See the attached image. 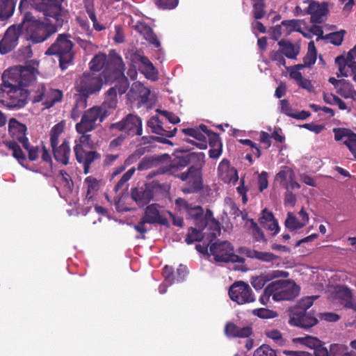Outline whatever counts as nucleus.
Wrapping results in <instances>:
<instances>
[{
    "mask_svg": "<svg viewBox=\"0 0 356 356\" xmlns=\"http://www.w3.org/2000/svg\"><path fill=\"white\" fill-rule=\"evenodd\" d=\"M299 292L300 287L295 283L286 280H277L265 288L259 298V302L263 305H267L270 297L276 302L291 300L298 296Z\"/></svg>",
    "mask_w": 356,
    "mask_h": 356,
    "instance_id": "obj_1",
    "label": "nucleus"
},
{
    "mask_svg": "<svg viewBox=\"0 0 356 356\" xmlns=\"http://www.w3.org/2000/svg\"><path fill=\"white\" fill-rule=\"evenodd\" d=\"M8 132L13 140L4 141L3 143L8 149L12 151V156L24 166V163L26 161V156L17 142L27 145V127L24 124L12 118L8 121Z\"/></svg>",
    "mask_w": 356,
    "mask_h": 356,
    "instance_id": "obj_2",
    "label": "nucleus"
},
{
    "mask_svg": "<svg viewBox=\"0 0 356 356\" xmlns=\"http://www.w3.org/2000/svg\"><path fill=\"white\" fill-rule=\"evenodd\" d=\"M13 82L12 80L2 79L0 84V103L11 109L24 108L28 103L29 91L16 86Z\"/></svg>",
    "mask_w": 356,
    "mask_h": 356,
    "instance_id": "obj_3",
    "label": "nucleus"
},
{
    "mask_svg": "<svg viewBox=\"0 0 356 356\" xmlns=\"http://www.w3.org/2000/svg\"><path fill=\"white\" fill-rule=\"evenodd\" d=\"M69 34H59L55 42L47 49L45 54L55 56L58 58L59 67L62 70H66L73 63L74 51V43Z\"/></svg>",
    "mask_w": 356,
    "mask_h": 356,
    "instance_id": "obj_4",
    "label": "nucleus"
},
{
    "mask_svg": "<svg viewBox=\"0 0 356 356\" xmlns=\"http://www.w3.org/2000/svg\"><path fill=\"white\" fill-rule=\"evenodd\" d=\"M65 0H31V4L38 11L42 13L47 21L54 19L57 26H63L67 22V10L61 3Z\"/></svg>",
    "mask_w": 356,
    "mask_h": 356,
    "instance_id": "obj_5",
    "label": "nucleus"
},
{
    "mask_svg": "<svg viewBox=\"0 0 356 356\" xmlns=\"http://www.w3.org/2000/svg\"><path fill=\"white\" fill-rule=\"evenodd\" d=\"M36 65V62L26 66H16L10 68L3 72L1 79H7V81H13L14 85L17 87L24 88L31 86L35 80L36 75L38 73Z\"/></svg>",
    "mask_w": 356,
    "mask_h": 356,
    "instance_id": "obj_6",
    "label": "nucleus"
},
{
    "mask_svg": "<svg viewBox=\"0 0 356 356\" xmlns=\"http://www.w3.org/2000/svg\"><path fill=\"white\" fill-rule=\"evenodd\" d=\"M65 124L60 122L55 124L50 131V144L52 149V153L55 160L64 165L70 163L71 156V148L67 139H64L62 143L58 145V139L60 136L64 131Z\"/></svg>",
    "mask_w": 356,
    "mask_h": 356,
    "instance_id": "obj_7",
    "label": "nucleus"
},
{
    "mask_svg": "<svg viewBox=\"0 0 356 356\" xmlns=\"http://www.w3.org/2000/svg\"><path fill=\"white\" fill-rule=\"evenodd\" d=\"M81 136L75 140V145L74 146V152L76 160L78 163L83 164L84 174H88L90 168V165L96 160L101 158V154L95 150L86 151L84 146H88L91 142V135L88 132H77Z\"/></svg>",
    "mask_w": 356,
    "mask_h": 356,
    "instance_id": "obj_8",
    "label": "nucleus"
},
{
    "mask_svg": "<svg viewBox=\"0 0 356 356\" xmlns=\"http://www.w3.org/2000/svg\"><path fill=\"white\" fill-rule=\"evenodd\" d=\"M24 29H26L29 39L34 43H40L47 40L51 35L56 33L58 28L57 24L44 22L40 20L23 21Z\"/></svg>",
    "mask_w": 356,
    "mask_h": 356,
    "instance_id": "obj_9",
    "label": "nucleus"
},
{
    "mask_svg": "<svg viewBox=\"0 0 356 356\" xmlns=\"http://www.w3.org/2000/svg\"><path fill=\"white\" fill-rule=\"evenodd\" d=\"M213 257L216 262L244 263L245 259L236 254L232 244L227 241H209V256Z\"/></svg>",
    "mask_w": 356,
    "mask_h": 356,
    "instance_id": "obj_10",
    "label": "nucleus"
},
{
    "mask_svg": "<svg viewBox=\"0 0 356 356\" xmlns=\"http://www.w3.org/2000/svg\"><path fill=\"white\" fill-rule=\"evenodd\" d=\"M106 112L97 105L84 111L80 122L75 125L76 132H90L95 130L107 118Z\"/></svg>",
    "mask_w": 356,
    "mask_h": 356,
    "instance_id": "obj_11",
    "label": "nucleus"
},
{
    "mask_svg": "<svg viewBox=\"0 0 356 356\" xmlns=\"http://www.w3.org/2000/svg\"><path fill=\"white\" fill-rule=\"evenodd\" d=\"M204 163L191 165L186 172L175 175L181 180L186 181L182 191L184 193H194L203 188L202 168Z\"/></svg>",
    "mask_w": 356,
    "mask_h": 356,
    "instance_id": "obj_12",
    "label": "nucleus"
},
{
    "mask_svg": "<svg viewBox=\"0 0 356 356\" xmlns=\"http://www.w3.org/2000/svg\"><path fill=\"white\" fill-rule=\"evenodd\" d=\"M104 81L102 76L90 72H84L77 82L76 92L88 98L90 95L98 93L102 88Z\"/></svg>",
    "mask_w": 356,
    "mask_h": 356,
    "instance_id": "obj_13",
    "label": "nucleus"
},
{
    "mask_svg": "<svg viewBox=\"0 0 356 356\" xmlns=\"http://www.w3.org/2000/svg\"><path fill=\"white\" fill-rule=\"evenodd\" d=\"M109 129L124 131L127 136L131 137L141 136L143 134L142 120L139 116L129 113L120 121L111 124Z\"/></svg>",
    "mask_w": 356,
    "mask_h": 356,
    "instance_id": "obj_14",
    "label": "nucleus"
},
{
    "mask_svg": "<svg viewBox=\"0 0 356 356\" xmlns=\"http://www.w3.org/2000/svg\"><path fill=\"white\" fill-rule=\"evenodd\" d=\"M125 65L122 57L117 54L111 56V61L107 67L104 68L99 75L105 84H112L120 79L124 74Z\"/></svg>",
    "mask_w": 356,
    "mask_h": 356,
    "instance_id": "obj_15",
    "label": "nucleus"
},
{
    "mask_svg": "<svg viewBox=\"0 0 356 356\" xmlns=\"http://www.w3.org/2000/svg\"><path fill=\"white\" fill-rule=\"evenodd\" d=\"M230 299L238 305H244L254 302L256 297L247 283L243 281L234 282L229 289Z\"/></svg>",
    "mask_w": 356,
    "mask_h": 356,
    "instance_id": "obj_16",
    "label": "nucleus"
},
{
    "mask_svg": "<svg viewBox=\"0 0 356 356\" xmlns=\"http://www.w3.org/2000/svg\"><path fill=\"white\" fill-rule=\"evenodd\" d=\"M161 188L166 191L169 186L166 184H160L158 181H152V186L145 185L144 186L134 188L131 190V198L139 207L147 204L154 198V189Z\"/></svg>",
    "mask_w": 356,
    "mask_h": 356,
    "instance_id": "obj_17",
    "label": "nucleus"
},
{
    "mask_svg": "<svg viewBox=\"0 0 356 356\" xmlns=\"http://www.w3.org/2000/svg\"><path fill=\"white\" fill-rule=\"evenodd\" d=\"M24 24H13L9 26L0 40V54L11 52L18 44L19 36L24 31Z\"/></svg>",
    "mask_w": 356,
    "mask_h": 356,
    "instance_id": "obj_18",
    "label": "nucleus"
},
{
    "mask_svg": "<svg viewBox=\"0 0 356 356\" xmlns=\"http://www.w3.org/2000/svg\"><path fill=\"white\" fill-rule=\"evenodd\" d=\"M318 323L317 318L312 311H299L293 309L290 312L289 324L304 330H309Z\"/></svg>",
    "mask_w": 356,
    "mask_h": 356,
    "instance_id": "obj_19",
    "label": "nucleus"
},
{
    "mask_svg": "<svg viewBox=\"0 0 356 356\" xmlns=\"http://www.w3.org/2000/svg\"><path fill=\"white\" fill-rule=\"evenodd\" d=\"M307 15H311L310 21L313 24H321L327 19L329 13L328 3L325 1L319 3L310 1L307 8Z\"/></svg>",
    "mask_w": 356,
    "mask_h": 356,
    "instance_id": "obj_20",
    "label": "nucleus"
},
{
    "mask_svg": "<svg viewBox=\"0 0 356 356\" xmlns=\"http://www.w3.org/2000/svg\"><path fill=\"white\" fill-rule=\"evenodd\" d=\"M332 131L335 140L343 141L356 159V134L350 129L343 127L334 128Z\"/></svg>",
    "mask_w": 356,
    "mask_h": 356,
    "instance_id": "obj_21",
    "label": "nucleus"
},
{
    "mask_svg": "<svg viewBox=\"0 0 356 356\" xmlns=\"http://www.w3.org/2000/svg\"><path fill=\"white\" fill-rule=\"evenodd\" d=\"M131 22L129 23V26L139 34L143 35L144 39L156 48L161 46V43L158 40L156 35L149 25L140 21H138L136 24H133L134 20L132 18L131 19Z\"/></svg>",
    "mask_w": 356,
    "mask_h": 356,
    "instance_id": "obj_22",
    "label": "nucleus"
},
{
    "mask_svg": "<svg viewBox=\"0 0 356 356\" xmlns=\"http://www.w3.org/2000/svg\"><path fill=\"white\" fill-rule=\"evenodd\" d=\"M159 207V204L156 203L147 206L143 218L148 222V224H159L169 227V222L168 219L160 213Z\"/></svg>",
    "mask_w": 356,
    "mask_h": 356,
    "instance_id": "obj_23",
    "label": "nucleus"
},
{
    "mask_svg": "<svg viewBox=\"0 0 356 356\" xmlns=\"http://www.w3.org/2000/svg\"><path fill=\"white\" fill-rule=\"evenodd\" d=\"M287 276V272L273 270L271 273H261L259 275L252 276L250 280V283L254 289L258 291L263 289L267 282H270L275 277H286Z\"/></svg>",
    "mask_w": 356,
    "mask_h": 356,
    "instance_id": "obj_24",
    "label": "nucleus"
},
{
    "mask_svg": "<svg viewBox=\"0 0 356 356\" xmlns=\"http://www.w3.org/2000/svg\"><path fill=\"white\" fill-rule=\"evenodd\" d=\"M205 154L203 152H191L186 156H179L177 158V163L170 164L168 167L175 165L172 173L175 170L183 168L188 164L195 165L200 164V163H205Z\"/></svg>",
    "mask_w": 356,
    "mask_h": 356,
    "instance_id": "obj_25",
    "label": "nucleus"
},
{
    "mask_svg": "<svg viewBox=\"0 0 356 356\" xmlns=\"http://www.w3.org/2000/svg\"><path fill=\"white\" fill-rule=\"evenodd\" d=\"M224 333L230 338H247L252 334V327L250 325L240 327L233 322L228 321L225 324Z\"/></svg>",
    "mask_w": 356,
    "mask_h": 356,
    "instance_id": "obj_26",
    "label": "nucleus"
},
{
    "mask_svg": "<svg viewBox=\"0 0 356 356\" xmlns=\"http://www.w3.org/2000/svg\"><path fill=\"white\" fill-rule=\"evenodd\" d=\"M218 172L222 180L225 183H236L238 179L237 170L230 166L229 160L223 159L218 165Z\"/></svg>",
    "mask_w": 356,
    "mask_h": 356,
    "instance_id": "obj_27",
    "label": "nucleus"
},
{
    "mask_svg": "<svg viewBox=\"0 0 356 356\" xmlns=\"http://www.w3.org/2000/svg\"><path fill=\"white\" fill-rule=\"evenodd\" d=\"M335 296L345 308L352 309L356 312V302L353 300L351 291L348 287L338 286L335 289Z\"/></svg>",
    "mask_w": 356,
    "mask_h": 356,
    "instance_id": "obj_28",
    "label": "nucleus"
},
{
    "mask_svg": "<svg viewBox=\"0 0 356 356\" xmlns=\"http://www.w3.org/2000/svg\"><path fill=\"white\" fill-rule=\"evenodd\" d=\"M147 124L151 129L152 133L165 137H173L177 130V128H174L172 130H168L158 116L152 117L147 121Z\"/></svg>",
    "mask_w": 356,
    "mask_h": 356,
    "instance_id": "obj_29",
    "label": "nucleus"
},
{
    "mask_svg": "<svg viewBox=\"0 0 356 356\" xmlns=\"http://www.w3.org/2000/svg\"><path fill=\"white\" fill-rule=\"evenodd\" d=\"M115 89L109 88L105 93L104 100L101 105L98 107L102 111H105L106 115L108 117L112 112L116 108L118 104V95L115 92Z\"/></svg>",
    "mask_w": 356,
    "mask_h": 356,
    "instance_id": "obj_30",
    "label": "nucleus"
},
{
    "mask_svg": "<svg viewBox=\"0 0 356 356\" xmlns=\"http://www.w3.org/2000/svg\"><path fill=\"white\" fill-rule=\"evenodd\" d=\"M74 98L75 102L70 113V117L74 121H76L81 114L83 115L84 109L87 107L88 98L77 92L74 94Z\"/></svg>",
    "mask_w": 356,
    "mask_h": 356,
    "instance_id": "obj_31",
    "label": "nucleus"
},
{
    "mask_svg": "<svg viewBox=\"0 0 356 356\" xmlns=\"http://www.w3.org/2000/svg\"><path fill=\"white\" fill-rule=\"evenodd\" d=\"M277 44L286 58L290 59H296L300 53V45L293 44L290 40L284 39H282L278 41Z\"/></svg>",
    "mask_w": 356,
    "mask_h": 356,
    "instance_id": "obj_32",
    "label": "nucleus"
},
{
    "mask_svg": "<svg viewBox=\"0 0 356 356\" xmlns=\"http://www.w3.org/2000/svg\"><path fill=\"white\" fill-rule=\"evenodd\" d=\"M111 56V55L110 56ZM111 57L108 58L105 53L99 52L95 55L89 63V68L92 72L104 71L110 63Z\"/></svg>",
    "mask_w": 356,
    "mask_h": 356,
    "instance_id": "obj_33",
    "label": "nucleus"
},
{
    "mask_svg": "<svg viewBox=\"0 0 356 356\" xmlns=\"http://www.w3.org/2000/svg\"><path fill=\"white\" fill-rule=\"evenodd\" d=\"M243 252L249 258L256 259L263 262H273L278 259V257L272 252H260L250 248H245Z\"/></svg>",
    "mask_w": 356,
    "mask_h": 356,
    "instance_id": "obj_34",
    "label": "nucleus"
},
{
    "mask_svg": "<svg viewBox=\"0 0 356 356\" xmlns=\"http://www.w3.org/2000/svg\"><path fill=\"white\" fill-rule=\"evenodd\" d=\"M63 91L58 89H47L45 99L43 105L47 108L52 107L56 103L60 102L63 99Z\"/></svg>",
    "mask_w": 356,
    "mask_h": 356,
    "instance_id": "obj_35",
    "label": "nucleus"
},
{
    "mask_svg": "<svg viewBox=\"0 0 356 356\" xmlns=\"http://www.w3.org/2000/svg\"><path fill=\"white\" fill-rule=\"evenodd\" d=\"M17 0H0V21L9 19L13 14Z\"/></svg>",
    "mask_w": 356,
    "mask_h": 356,
    "instance_id": "obj_36",
    "label": "nucleus"
},
{
    "mask_svg": "<svg viewBox=\"0 0 356 356\" xmlns=\"http://www.w3.org/2000/svg\"><path fill=\"white\" fill-rule=\"evenodd\" d=\"M141 66L140 67V71L145 74L148 79H154L158 74V71L154 66L149 59L145 56L144 58H140Z\"/></svg>",
    "mask_w": 356,
    "mask_h": 356,
    "instance_id": "obj_37",
    "label": "nucleus"
},
{
    "mask_svg": "<svg viewBox=\"0 0 356 356\" xmlns=\"http://www.w3.org/2000/svg\"><path fill=\"white\" fill-rule=\"evenodd\" d=\"M337 92L345 99L356 101V90L353 86L345 79L337 89Z\"/></svg>",
    "mask_w": 356,
    "mask_h": 356,
    "instance_id": "obj_38",
    "label": "nucleus"
},
{
    "mask_svg": "<svg viewBox=\"0 0 356 356\" xmlns=\"http://www.w3.org/2000/svg\"><path fill=\"white\" fill-rule=\"evenodd\" d=\"M330 356H356V352L348 350V347L343 344L334 343L330 347Z\"/></svg>",
    "mask_w": 356,
    "mask_h": 356,
    "instance_id": "obj_39",
    "label": "nucleus"
},
{
    "mask_svg": "<svg viewBox=\"0 0 356 356\" xmlns=\"http://www.w3.org/2000/svg\"><path fill=\"white\" fill-rule=\"evenodd\" d=\"M47 88L43 83H36L29 93H32L33 103H38L44 101Z\"/></svg>",
    "mask_w": 356,
    "mask_h": 356,
    "instance_id": "obj_40",
    "label": "nucleus"
},
{
    "mask_svg": "<svg viewBox=\"0 0 356 356\" xmlns=\"http://www.w3.org/2000/svg\"><path fill=\"white\" fill-rule=\"evenodd\" d=\"M84 184L87 187L86 198L92 200L99 190V181L96 178L89 176L85 179Z\"/></svg>",
    "mask_w": 356,
    "mask_h": 356,
    "instance_id": "obj_41",
    "label": "nucleus"
},
{
    "mask_svg": "<svg viewBox=\"0 0 356 356\" xmlns=\"http://www.w3.org/2000/svg\"><path fill=\"white\" fill-rule=\"evenodd\" d=\"M204 224L205 225L209 226V229L211 231L208 234L207 238L209 240V241H213L220 234V224L214 218H212L211 220H208Z\"/></svg>",
    "mask_w": 356,
    "mask_h": 356,
    "instance_id": "obj_42",
    "label": "nucleus"
},
{
    "mask_svg": "<svg viewBox=\"0 0 356 356\" xmlns=\"http://www.w3.org/2000/svg\"><path fill=\"white\" fill-rule=\"evenodd\" d=\"M249 222H250V229L251 230L254 240L257 242L266 243L267 239L266 238L265 234L257 223L252 218L250 219Z\"/></svg>",
    "mask_w": 356,
    "mask_h": 356,
    "instance_id": "obj_43",
    "label": "nucleus"
},
{
    "mask_svg": "<svg viewBox=\"0 0 356 356\" xmlns=\"http://www.w3.org/2000/svg\"><path fill=\"white\" fill-rule=\"evenodd\" d=\"M316 49L314 42L311 41L308 44V51L305 56L303 58L305 65L310 67L316 63Z\"/></svg>",
    "mask_w": 356,
    "mask_h": 356,
    "instance_id": "obj_44",
    "label": "nucleus"
},
{
    "mask_svg": "<svg viewBox=\"0 0 356 356\" xmlns=\"http://www.w3.org/2000/svg\"><path fill=\"white\" fill-rule=\"evenodd\" d=\"M160 159L157 156H145L138 164L137 170L139 171L146 170L156 165Z\"/></svg>",
    "mask_w": 356,
    "mask_h": 356,
    "instance_id": "obj_45",
    "label": "nucleus"
},
{
    "mask_svg": "<svg viewBox=\"0 0 356 356\" xmlns=\"http://www.w3.org/2000/svg\"><path fill=\"white\" fill-rule=\"evenodd\" d=\"M284 225L290 231L300 229L305 226V223L299 221L291 212L287 213V218L285 220Z\"/></svg>",
    "mask_w": 356,
    "mask_h": 356,
    "instance_id": "obj_46",
    "label": "nucleus"
},
{
    "mask_svg": "<svg viewBox=\"0 0 356 356\" xmlns=\"http://www.w3.org/2000/svg\"><path fill=\"white\" fill-rule=\"evenodd\" d=\"M346 33V31L345 30L341 29L339 31H335L326 34L324 36V40H329L331 44L335 46H339L342 44Z\"/></svg>",
    "mask_w": 356,
    "mask_h": 356,
    "instance_id": "obj_47",
    "label": "nucleus"
},
{
    "mask_svg": "<svg viewBox=\"0 0 356 356\" xmlns=\"http://www.w3.org/2000/svg\"><path fill=\"white\" fill-rule=\"evenodd\" d=\"M293 342H300V343L307 346L308 348L311 349H315L317 346H320V343L321 342L316 337L307 336L305 337H298L293 339Z\"/></svg>",
    "mask_w": 356,
    "mask_h": 356,
    "instance_id": "obj_48",
    "label": "nucleus"
},
{
    "mask_svg": "<svg viewBox=\"0 0 356 356\" xmlns=\"http://www.w3.org/2000/svg\"><path fill=\"white\" fill-rule=\"evenodd\" d=\"M204 236L202 232L196 228L190 227L188 230L185 241L187 244H192L195 241H201Z\"/></svg>",
    "mask_w": 356,
    "mask_h": 356,
    "instance_id": "obj_49",
    "label": "nucleus"
},
{
    "mask_svg": "<svg viewBox=\"0 0 356 356\" xmlns=\"http://www.w3.org/2000/svg\"><path fill=\"white\" fill-rule=\"evenodd\" d=\"M253 2V16L260 19L266 15L264 0H252Z\"/></svg>",
    "mask_w": 356,
    "mask_h": 356,
    "instance_id": "obj_50",
    "label": "nucleus"
},
{
    "mask_svg": "<svg viewBox=\"0 0 356 356\" xmlns=\"http://www.w3.org/2000/svg\"><path fill=\"white\" fill-rule=\"evenodd\" d=\"M129 87V82L125 75H122V77L116 81L115 86L111 88L115 89V92L118 95H122L125 93Z\"/></svg>",
    "mask_w": 356,
    "mask_h": 356,
    "instance_id": "obj_51",
    "label": "nucleus"
},
{
    "mask_svg": "<svg viewBox=\"0 0 356 356\" xmlns=\"http://www.w3.org/2000/svg\"><path fill=\"white\" fill-rule=\"evenodd\" d=\"M86 13L93 23V28L97 31H101L106 29V26L98 22L95 10L92 6H86Z\"/></svg>",
    "mask_w": 356,
    "mask_h": 356,
    "instance_id": "obj_52",
    "label": "nucleus"
},
{
    "mask_svg": "<svg viewBox=\"0 0 356 356\" xmlns=\"http://www.w3.org/2000/svg\"><path fill=\"white\" fill-rule=\"evenodd\" d=\"M317 296H307L302 298L298 303L297 307L293 309H298L299 311H306L312 306L314 300Z\"/></svg>",
    "mask_w": 356,
    "mask_h": 356,
    "instance_id": "obj_53",
    "label": "nucleus"
},
{
    "mask_svg": "<svg viewBox=\"0 0 356 356\" xmlns=\"http://www.w3.org/2000/svg\"><path fill=\"white\" fill-rule=\"evenodd\" d=\"M282 26L286 28V33H290L293 31H300V22L298 19L283 20Z\"/></svg>",
    "mask_w": 356,
    "mask_h": 356,
    "instance_id": "obj_54",
    "label": "nucleus"
},
{
    "mask_svg": "<svg viewBox=\"0 0 356 356\" xmlns=\"http://www.w3.org/2000/svg\"><path fill=\"white\" fill-rule=\"evenodd\" d=\"M284 54L283 52L279 49L277 51H272L270 52L269 57L272 61L276 63L278 66H284L286 67V60L284 57Z\"/></svg>",
    "mask_w": 356,
    "mask_h": 356,
    "instance_id": "obj_55",
    "label": "nucleus"
},
{
    "mask_svg": "<svg viewBox=\"0 0 356 356\" xmlns=\"http://www.w3.org/2000/svg\"><path fill=\"white\" fill-rule=\"evenodd\" d=\"M252 313L254 315L263 319L273 318L277 316V313L275 312L266 308L254 309Z\"/></svg>",
    "mask_w": 356,
    "mask_h": 356,
    "instance_id": "obj_56",
    "label": "nucleus"
},
{
    "mask_svg": "<svg viewBox=\"0 0 356 356\" xmlns=\"http://www.w3.org/2000/svg\"><path fill=\"white\" fill-rule=\"evenodd\" d=\"M22 145L28 152V157L30 161H34L38 159L39 147L38 146L31 145L29 140H27V145L23 143Z\"/></svg>",
    "mask_w": 356,
    "mask_h": 356,
    "instance_id": "obj_57",
    "label": "nucleus"
},
{
    "mask_svg": "<svg viewBox=\"0 0 356 356\" xmlns=\"http://www.w3.org/2000/svg\"><path fill=\"white\" fill-rule=\"evenodd\" d=\"M163 276L164 277V282L168 285H172L175 282V275L173 268L169 266H165L163 268Z\"/></svg>",
    "mask_w": 356,
    "mask_h": 356,
    "instance_id": "obj_58",
    "label": "nucleus"
},
{
    "mask_svg": "<svg viewBox=\"0 0 356 356\" xmlns=\"http://www.w3.org/2000/svg\"><path fill=\"white\" fill-rule=\"evenodd\" d=\"M181 131L186 136H191L197 140H204L205 136L200 131L198 128L182 129Z\"/></svg>",
    "mask_w": 356,
    "mask_h": 356,
    "instance_id": "obj_59",
    "label": "nucleus"
},
{
    "mask_svg": "<svg viewBox=\"0 0 356 356\" xmlns=\"http://www.w3.org/2000/svg\"><path fill=\"white\" fill-rule=\"evenodd\" d=\"M254 356H277V355L268 345L264 344L255 350Z\"/></svg>",
    "mask_w": 356,
    "mask_h": 356,
    "instance_id": "obj_60",
    "label": "nucleus"
},
{
    "mask_svg": "<svg viewBox=\"0 0 356 356\" xmlns=\"http://www.w3.org/2000/svg\"><path fill=\"white\" fill-rule=\"evenodd\" d=\"M175 165L172 167H168V165L161 166L156 170H152L147 176L148 179H152L157 175H163V174H172L173 168Z\"/></svg>",
    "mask_w": 356,
    "mask_h": 356,
    "instance_id": "obj_61",
    "label": "nucleus"
},
{
    "mask_svg": "<svg viewBox=\"0 0 356 356\" xmlns=\"http://www.w3.org/2000/svg\"><path fill=\"white\" fill-rule=\"evenodd\" d=\"M275 220L276 219L275 218L273 213L271 211H268L267 209H264L262 210L261 216L259 219V222L263 227H266L267 223Z\"/></svg>",
    "mask_w": 356,
    "mask_h": 356,
    "instance_id": "obj_62",
    "label": "nucleus"
},
{
    "mask_svg": "<svg viewBox=\"0 0 356 356\" xmlns=\"http://www.w3.org/2000/svg\"><path fill=\"white\" fill-rule=\"evenodd\" d=\"M59 175L61 176V181L64 187L69 191H72L74 188V183L70 175L64 170H60Z\"/></svg>",
    "mask_w": 356,
    "mask_h": 356,
    "instance_id": "obj_63",
    "label": "nucleus"
},
{
    "mask_svg": "<svg viewBox=\"0 0 356 356\" xmlns=\"http://www.w3.org/2000/svg\"><path fill=\"white\" fill-rule=\"evenodd\" d=\"M187 213L194 219H199L203 217L204 211L200 206H193L192 204L186 211Z\"/></svg>",
    "mask_w": 356,
    "mask_h": 356,
    "instance_id": "obj_64",
    "label": "nucleus"
}]
</instances>
